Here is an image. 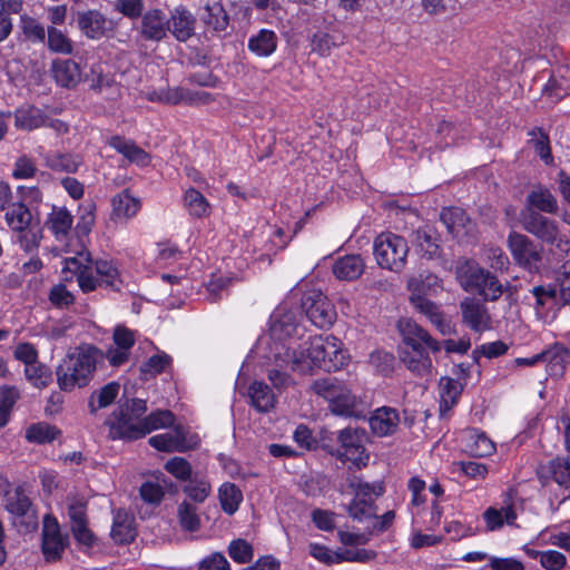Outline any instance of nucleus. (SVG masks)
<instances>
[{
    "label": "nucleus",
    "instance_id": "obj_52",
    "mask_svg": "<svg viewBox=\"0 0 570 570\" xmlns=\"http://www.w3.org/2000/svg\"><path fill=\"white\" fill-rule=\"evenodd\" d=\"M432 235L433 230L431 228L422 227L414 233L413 239L416 248L429 258L434 257L439 252V245Z\"/></svg>",
    "mask_w": 570,
    "mask_h": 570
},
{
    "label": "nucleus",
    "instance_id": "obj_40",
    "mask_svg": "<svg viewBox=\"0 0 570 570\" xmlns=\"http://www.w3.org/2000/svg\"><path fill=\"white\" fill-rule=\"evenodd\" d=\"M184 206L188 214L196 218L207 217L210 214V204L206 197L195 188L186 189L184 194Z\"/></svg>",
    "mask_w": 570,
    "mask_h": 570
},
{
    "label": "nucleus",
    "instance_id": "obj_59",
    "mask_svg": "<svg viewBox=\"0 0 570 570\" xmlns=\"http://www.w3.org/2000/svg\"><path fill=\"white\" fill-rule=\"evenodd\" d=\"M178 519L180 527L186 531H196L200 525V519L197 514L196 507L188 502H183L178 507Z\"/></svg>",
    "mask_w": 570,
    "mask_h": 570
},
{
    "label": "nucleus",
    "instance_id": "obj_8",
    "mask_svg": "<svg viewBox=\"0 0 570 570\" xmlns=\"http://www.w3.org/2000/svg\"><path fill=\"white\" fill-rule=\"evenodd\" d=\"M373 254L381 268L400 273L406 265L409 245L404 237L393 233H381L374 239Z\"/></svg>",
    "mask_w": 570,
    "mask_h": 570
},
{
    "label": "nucleus",
    "instance_id": "obj_51",
    "mask_svg": "<svg viewBox=\"0 0 570 570\" xmlns=\"http://www.w3.org/2000/svg\"><path fill=\"white\" fill-rule=\"evenodd\" d=\"M120 385L116 382H110L101 387L90 400L89 407L92 413L99 409L109 406L119 393Z\"/></svg>",
    "mask_w": 570,
    "mask_h": 570
},
{
    "label": "nucleus",
    "instance_id": "obj_18",
    "mask_svg": "<svg viewBox=\"0 0 570 570\" xmlns=\"http://www.w3.org/2000/svg\"><path fill=\"white\" fill-rule=\"evenodd\" d=\"M78 27L90 39H100L115 28L112 20L98 10H88L78 14Z\"/></svg>",
    "mask_w": 570,
    "mask_h": 570
},
{
    "label": "nucleus",
    "instance_id": "obj_13",
    "mask_svg": "<svg viewBox=\"0 0 570 570\" xmlns=\"http://www.w3.org/2000/svg\"><path fill=\"white\" fill-rule=\"evenodd\" d=\"M197 435L188 434L181 425L166 433L149 438L148 443L158 451L164 452H185L198 445Z\"/></svg>",
    "mask_w": 570,
    "mask_h": 570
},
{
    "label": "nucleus",
    "instance_id": "obj_60",
    "mask_svg": "<svg viewBox=\"0 0 570 570\" xmlns=\"http://www.w3.org/2000/svg\"><path fill=\"white\" fill-rule=\"evenodd\" d=\"M228 553L237 563L249 562L254 557L253 547L243 539L232 541L228 547Z\"/></svg>",
    "mask_w": 570,
    "mask_h": 570
},
{
    "label": "nucleus",
    "instance_id": "obj_33",
    "mask_svg": "<svg viewBox=\"0 0 570 570\" xmlns=\"http://www.w3.org/2000/svg\"><path fill=\"white\" fill-rule=\"evenodd\" d=\"M483 520L488 531H498L504 524L514 525L517 513L512 505L490 507L483 512Z\"/></svg>",
    "mask_w": 570,
    "mask_h": 570
},
{
    "label": "nucleus",
    "instance_id": "obj_39",
    "mask_svg": "<svg viewBox=\"0 0 570 570\" xmlns=\"http://www.w3.org/2000/svg\"><path fill=\"white\" fill-rule=\"evenodd\" d=\"M43 159L46 166L50 169L70 174L76 173L82 164V159L78 155L62 154L57 151L45 155Z\"/></svg>",
    "mask_w": 570,
    "mask_h": 570
},
{
    "label": "nucleus",
    "instance_id": "obj_6",
    "mask_svg": "<svg viewBox=\"0 0 570 570\" xmlns=\"http://www.w3.org/2000/svg\"><path fill=\"white\" fill-rule=\"evenodd\" d=\"M456 279L468 293H476L485 301L494 302L503 294V285L498 277L473 261H465L456 267Z\"/></svg>",
    "mask_w": 570,
    "mask_h": 570
},
{
    "label": "nucleus",
    "instance_id": "obj_9",
    "mask_svg": "<svg viewBox=\"0 0 570 570\" xmlns=\"http://www.w3.org/2000/svg\"><path fill=\"white\" fill-rule=\"evenodd\" d=\"M312 390L328 402L332 413L342 416L354 414L356 399L342 381L335 377L320 379L313 383Z\"/></svg>",
    "mask_w": 570,
    "mask_h": 570
},
{
    "label": "nucleus",
    "instance_id": "obj_55",
    "mask_svg": "<svg viewBox=\"0 0 570 570\" xmlns=\"http://www.w3.org/2000/svg\"><path fill=\"white\" fill-rule=\"evenodd\" d=\"M441 220L448 227L449 232L460 236V228L465 226L468 217L463 209L459 207L444 208L441 213Z\"/></svg>",
    "mask_w": 570,
    "mask_h": 570
},
{
    "label": "nucleus",
    "instance_id": "obj_25",
    "mask_svg": "<svg viewBox=\"0 0 570 570\" xmlns=\"http://www.w3.org/2000/svg\"><path fill=\"white\" fill-rule=\"evenodd\" d=\"M168 29V19L160 9H151L147 11L141 20V35L149 40H161Z\"/></svg>",
    "mask_w": 570,
    "mask_h": 570
},
{
    "label": "nucleus",
    "instance_id": "obj_36",
    "mask_svg": "<svg viewBox=\"0 0 570 570\" xmlns=\"http://www.w3.org/2000/svg\"><path fill=\"white\" fill-rule=\"evenodd\" d=\"M136 535L134 518L124 510H118L114 515L111 537L118 543L130 542Z\"/></svg>",
    "mask_w": 570,
    "mask_h": 570
},
{
    "label": "nucleus",
    "instance_id": "obj_20",
    "mask_svg": "<svg viewBox=\"0 0 570 570\" xmlns=\"http://www.w3.org/2000/svg\"><path fill=\"white\" fill-rule=\"evenodd\" d=\"M463 450L472 456H489L495 451L494 443L478 429H468L461 435Z\"/></svg>",
    "mask_w": 570,
    "mask_h": 570
},
{
    "label": "nucleus",
    "instance_id": "obj_15",
    "mask_svg": "<svg viewBox=\"0 0 570 570\" xmlns=\"http://www.w3.org/2000/svg\"><path fill=\"white\" fill-rule=\"evenodd\" d=\"M7 511L12 515L13 523L22 527L23 531L35 530L38 525V518L29 498L20 491L8 495L6 503Z\"/></svg>",
    "mask_w": 570,
    "mask_h": 570
},
{
    "label": "nucleus",
    "instance_id": "obj_2",
    "mask_svg": "<svg viewBox=\"0 0 570 570\" xmlns=\"http://www.w3.org/2000/svg\"><path fill=\"white\" fill-rule=\"evenodd\" d=\"M348 353L334 335H316L293 351L288 365L294 372L312 373L315 368L337 371L347 365Z\"/></svg>",
    "mask_w": 570,
    "mask_h": 570
},
{
    "label": "nucleus",
    "instance_id": "obj_54",
    "mask_svg": "<svg viewBox=\"0 0 570 570\" xmlns=\"http://www.w3.org/2000/svg\"><path fill=\"white\" fill-rule=\"evenodd\" d=\"M373 499L354 497L347 507L348 515L356 521H364L375 517Z\"/></svg>",
    "mask_w": 570,
    "mask_h": 570
},
{
    "label": "nucleus",
    "instance_id": "obj_41",
    "mask_svg": "<svg viewBox=\"0 0 570 570\" xmlns=\"http://www.w3.org/2000/svg\"><path fill=\"white\" fill-rule=\"evenodd\" d=\"M4 219L7 225L13 232H20L32 226V214L22 202L13 204L11 207H9L6 212Z\"/></svg>",
    "mask_w": 570,
    "mask_h": 570
},
{
    "label": "nucleus",
    "instance_id": "obj_19",
    "mask_svg": "<svg viewBox=\"0 0 570 570\" xmlns=\"http://www.w3.org/2000/svg\"><path fill=\"white\" fill-rule=\"evenodd\" d=\"M114 345L106 357L112 366H119L128 361L131 347L135 344V333L121 325L116 326L112 335Z\"/></svg>",
    "mask_w": 570,
    "mask_h": 570
},
{
    "label": "nucleus",
    "instance_id": "obj_27",
    "mask_svg": "<svg viewBox=\"0 0 570 570\" xmlns=\"http://www.w3.org/2000/svg\"><path fill=\"white\" fill-rule=\"evenodd\" d=\"M56 82L65 88H73L81 80L79 65L70 59H57L51 68Z\"/></svg>",
    "mask_w": 570,
    "mask_h": 570
},
{
    "label": "nucleus",
    "instance_id": "obj_5",
    "mask_svg": "<svg viewBox=\"0 0 570 570\" xmlns=\"http://www.w3.org/2000/svg\"><path fill=\"white\" fill-rule=\"evenodd\" d=\"M522 227L529 234L550 245V250L559 258L570 253L568 233L559 223L535 210H527L521 217Z\"/></svg>",
    "mask_w": 570,
    "mask_h": 570
},
{
    "label": "nucleus",
    "instance_id": "obj_10",
    "mask_svg": "<svg viewBox=\"0 0 570 570\" xmlns=\"http://www.w3.org/2000/svg\"><path fill=\"white\" fill-rule=\"evenodd\" d=\"M507 246L514 263L530 272L539 273L543 262V248L528 236L512 232L507 239Z\"/></svg>",
    "mask_w": 570,
    "mask_h": 570
},
{
    "label": "nucleus",
    "instance_id": "obj_62",
    "mask_svg": "<svg viewBox=\"0 0 570 570\" xmlns=\"http://www.w3.org/2000/svg\"><path fill=\"white\" fill-rule=\"evenodd\" d=\"M165 470L180 481H186L191 475L189 462L179 456H175L165 463Z\"/></svg>",
    "mask_w": 570,
    "mask_h": 570
},
{
    "label": "nucleus",
    "instance_id": "obj_21",
    "mask_svg": "<svg viewBox=\"0 0 570 570\" xmlns=\"http://www.w3.org/2000/svg\"><path fill=\"white\" fill-rule=\"evenodd\" d=\"M413 306L422 314L426 315L431 323L436 326L442 335H451L454 333V327L448 321L439 306L420 294H412L410 298Z\"/></svg>",
    "mask_w": 570,
    "mask_h": 570
},
{
    "label": "nucleus",
    "instance_id": "obj_56",
    "mask_svg": "<svg viewBox=\"0 0 570 570\" xmlns=\"http://www.w3.org/2000/svg\"><path fill=\"white\" fill-rule=\"evenodd\" d=\"M20 29L26 39L32 42H43L46 39V30L43 26L35 18L27 14L20 17Z\"/></svg>",
    "mask_w": 570,
    "mask_h": 570
},
{
    "label": "nucleus",
    "instance_id": "obj_48",
    "mask_svg": "<svg viewBox=\"0 0 570 570\" xmlns=\"http://www.w3.org/2000/svg\"><path fill=\"white\" fill-rule=\"evenodd\" d=\"M174 424V415L170 411L161 410L150 413L148 416H141V429L144 436L155 430L169 428Z\"/></svg>",
    "mask_w": 570,
    "mask_h": 570
},
{
    "label": "nucleus",
    "instance_id": "obj_3",
    "mask_svg": "<svg viewBox=\"0 0 570 570\" xmlns=\"http://www.w3.org/2000/svg\"><path fill=\"white\" fill-rule=\"evenodd\" d=\"M69 273L77 277L78 285L83 293L92 292L101 286L120 291L122 285L120 273L111 262L97 261L92 264L85 253L65 259L62 274L66 281L69 279Z\"/></svg>",
    "mask_w": 570,
    "mask_h": 570
},
{
    "label": "nucleus",
    "instance_id": "obj_45",
    "mask_svg": "<svg viewBox=\"0 0 570 570\" xmlns=\"http://www.w3.org/2000/svg\"><path fill=\"white\" fill-rule=\"evenodd\" d=\"M19 399L20 391L16 386H0V428L9 422L12 410Z\"/></svg>",
    "mask_w": 570,
    "mask_h": 570
},
{
    "label": "nucleus",
    "instance_id": "obj_42",
    "mask_svg": "<svg viewBox=\"0 0 570 570\" xmlns=\"http://www.w3.org/2000/svg\"><path fill=\"white\" fill-rule=\"evenodd\" d=\"M541 356L554 375L561 374L564 367L570 364V351L560 344L553 345L543 352Z\"/></svg>",
    "mask_w": 570,
    "mask_h": 570
},
{
    "label": "nucleus",
    "instance_id": "obj_30",
    "mask_svg": "<svg viewBox=\"0 0 570 570\" xmlns=\"http://www.w3.org/2000/svg\"><path fill=\"white\" fill-rule=\"evenodd\" d=\"M277 45V35L273 30L264 28L249 37L247 48L253 55L267 58L276 51Z\"/></svg>",
    "mask_w": 570,
    "mask_h": 570
},
{
    "label": "nucleus",
    "instance_id": "obj_63",
    "mask_svg": "<svg viewBox=\"0 0 570 570\" xmlns=\"http://www.w3.org/2000/svg\"><path fill=\"white\" fill-rule=\"evenodd\" d=\"M482 255L493 269L505 271L510 265L509 257L500 247H485Z\"/></svg>",
    "mask_w": 570,
    "mask_h": 570
},
{
    "label": "nucleus",
    "instance_id": "obj_28",
    "mask_svg": "<svg viewBox=\"0 0 570 570\" xmlns=\"http://www.w3.org/2000/svg\"><path fill=\"white\" fill-rule=\"evenodd\" d=\"M195 18L189 10L176 8L168 20V29L179 41H186L194 33Z\"/></svg>",
    "mask_w": 570,
    "mask_h": 570
},
{
    "label": "nucleus",
    "instance_id": "obj_1",
    "mask_svg": "<svg viewBox=\"0 0 570 570\" xmlns=\"http://www.w3.org/2000/svg\"><path fill=\"white\" fill-rule=\"evenodd\" d=\"M301 313L297 307L282 304L275 308L269 318V332L258 341V347L266 346L264 355L276 364L288 365L293 351H299V341L305 335V327L299 323Z\"/></svg>",
    "mask_w": 570,
    "mask_h": 570
},
{
    "label": "nucleus",
    "instance_id": "obj_57",
    "mask_svg": "<svg viewBox=\"0 0 570 570\" xmlns=\"http://www.w3.org/2000/svg\"><path fill=\"white\" fill-rule=\"evenodd\" d=\"M48 48L62 55H70L73 50L71 40L55 27L48 28Z\"/></svg>",
    "mask_w": 570,
    "mask_h": 570
},
{
    "label": "nucleus",
    "instance_id": "obj_31",
    "mask_svg": "<svg viewBox=\"0 0 570 570\" xmlns=\"http://www.w3.org/2000/svg\"><path fill=\"white\" fill-rule=\"evenodd\" d=\"M365 264L360 255H346L338 258L333 267V274L341 281L357 279L364 272Z\"/></svg>",
    "mask_w": 570,
    "mask_h": 570
},
{
    "label": "nucleus",
    "instance_id": "obj_16",
    "mask_svg": "<svg viewBox=\"0 0 570 570\" xmlns=\"http://www.w3.org/2000/svg\"><path fill=\"white\" fill-rule=\"evenodd\" d=\"M67 547V537L60 531L58 521L51 515L43 518L42 553L47 561H57Z\"/></svg>",
    "mask_w": 570,
    "mask_h": 570
},
{
    "label": "nucleus",
    "instance_id": "obj_23",
    "mask_svg": "<svg viewBox=\"0 0 570 570\" xmlns=\"http://www.w3.org/2000/svg\"><path fill=\"white\" fill-rule=\"evenodd\" d=\"M370 428L377 436L393 434L400 424V414L392 407H380L373 412L370 420Z\"/></svg>",
    "mask_w": 570,
    "mask_h": 570
},
{
    "label": "nucleus",
    "instance_id": "obj_50",
    "mask_svg": "<svg viewBox=\"0 0 570 570\" xmlns=\"http://www.w3.org/2000/svg\"><path fill=\"white\" fill-rule=\"evenodd\" d=\"M24 376L37 389H43L52 381L50 368L38 361L24 367Z\"/></svg>",
    "mask_w": 570,
    "mask_h": 570
},
{
    "label": "nucleus",
    "instance_id": "obj_26",
    "mask_svg": "<svg viewBox=\"0 0 570 570\" xmlns=\"http://www.w3.org/2000/svg\"><path fill=\"white\" fill-rule=\"evenodd\" d=\"M429 348L415 350H400V358L407 370L420 375L425 376L431 374L433 363L429 354Z\"/></svg>",
    "mask_w": 570,
    "mask_h": 570
},
{
    "label": "nucleus",
    "instance_id": "obj_44",
    "mask_svg": "<svg viewBox=\"0 0 570 570\" xmlns=\"http://www.w3.org/2000/svg\"><path fill=\"white\" fill-rule=\"evenodd\" d=\"M219 502L225 513L232 515L243 501L242 491L233 483H224L218 490Z\"/></svg>",
    "mask_w": 570,
    "mask_h": 570
},
{
    "label": "nucleus",
    "instance_id": "obj_11",
    "mask_svg": "<svg viewBox=\"0 0 570 570\" xmlns=\"http://www.w3.org/2000/svg\"><path fill=\"white\" fill-rule=\"evenodd\" d=\"M303 307L309 321L320 328H326L334 324L336 311L327 298L321 292H311L303 299Z\"/></svg>",
    "mask_w": 570,
    "mask_h": 570
},
{
    "label": "nucleus",
    "instance_id": "obj_61",
    "mask_svg": "<svg viewBox=\"0 0 570 570\" xmlns=\"http://www.w3.org/2000/svg\"><path fill=\"white\" fill-rule=\"evenodd\" d=\"M184 492L189 499L202 503L212 492V487L206 480H191L185 488Z\"/></svg>",
    "mask_w": 570,
    "mask_h": 570
},
{
    "label": "nucleus",
    "instance_id": "obj_12",
    "mask_svg": "<svg viewBox=\"0 0 570 570\" xmlns=\"http://www.w3.org/2000/svg\"><path fill=\"white\" fill-rule=\"evenodd\" d=\"M366 434L356 429H344L338 433V442L342 448L341 458L361 468L366 465L370 456L365 451Z\"/></svg>",
    "mask_w": 570,
    "mask_h": 570
},
{
    "label": "nucleus",
    "instance_id": "obj_4",
    "mask_svg": "<svg viewBox=\"0 0 570 570\" xmlns=\"http://www.w3.org/2000/svg\"><path fill=\"white\" fill-rule=\"evenodd\" d=\"M102 360L104 353L94 345L76 347L61 360L56 370L58 386L65 392L87 386Z\"/></svg>",
    "mask_w": 570,
    "mask_h": 570
},
{
    "label": "nucleus",
    "instance_id": "obj_58",
    "mask_svg": "<svg viewBox=\"0 0 570 570\" xmlns=\"http://www.w3.org/2000/svg\"><path fill=\"white\" fill-rule=\"evenodd\" d=\"M376 558V552L368 549H357V550H335V560L336 564L343 562H361L365 563L372 561Z\"/></svg>",
    "mask_w": 570,
    "mask_h": 570
},
{
    "label": "nucleus",
    "instance_id": "obj_43",
    "mask_svg": "<svg viewBox=\"0 0 570 570\" xmlns=\"http://www.w3.org/2000/svg\"><path fill=\"white\" fill-rule=\"evenodd\" d=\"M16 127L33 130L46 125V116L36 107L20 108L14 114Z\"/></svg>",
    "mask_w": 570,
    "mask_h": 570
},
{
    "label": "nucleus",
    "instance_id": "obj_64",
    "mask_svg": "<svg viewBox=\"0 0 570 570\" xmlns=\"http://www.w3.org/2000/svg\"><path fill=\"white\" fill-rule=\"evenodd\" d=\"M559 297L564 304H570V262L562 265L557 277Z\"/></svg>",
    "mask_w": 570,
    "mask_h": 570
},
{
    "label": "nucleus",
    "instance_id": "obj_47",
    "mask_svg": "<svg viewBox=\"0 0 570 570\" xmlns=\"http://www.w3.org/2000/svg\"><path fill=\"white\" fill-rule=\"evenodd\" d=\"M17 233L19 247L27 254H36L42 239L41 228L31 226Z\"/></svg>",
    "mask_w": 570,
    "mask_h": 570
},
{
    "label": "nucleus",
    "instance_id": "obj_49",
    "mask_svg": "<svg viewBox=\"0 0 570 570\" xmlns=\"http://www.w3.org/2000/svg\"><path fill=\"white\" fill-rule=\"evenodd\" d=\"M166 479L163 473H159L156 481H146L140 487L141 499L150 504H159L165 495L164 485Z\"/></svg>",
    "mask_w": 570,
    "mask_h": 570
},
{
    "label": "nucleus",
    "instance_id": "obj_29",
    "mask_svg": "<svg viewBox=\"0 0 570 570\" xmlns=\"http://www.w3.org/2000/svg\"><path fill=\"white\" fill-rule=\"evenodd\" d=\"M543 484L552 479L558 485L570 489V459H554L538 471Z\"/></svg>",
    "mask_w": 570,
    "mask_h": 570
},
{
    "label": "nucleus",
    "instance_id": "obj_17",
    "mask_svg": "<svg viewBox=\"0 0 570 570\" xmlns=\"http://www.w3.org/2000/svg\"><path fill=\"white\" fill-rule=\"evenodd\" d=\"M463 323L472 331L482 333L491 328V316L487 306L473 297L460 303Z\"/></svg>",
    "mask_w": 570,
    "mask_h": 570
},
{
    "label": "nucleus",
    "instance_id": "obj_34",
    "mask_svg": "<svg viewBox=\"0 0 570 570\" xmlns=\"http://www.w3.org/2000/svg\"><path fill=\"white\" fill-rule=\"evenodd\" d=\"M530 294L534 298V309L540 316H547L550 311L554 309L560 299L556 288L551 285L534 286L530 291Z\"/></svg>",
    "mask_w": 570,
    "mask_h": 570
},
{
    "label": "nucleus",
    "instance_id": "obj_32",
    "mask_svg": "<svg viewBox=\"0 0 570 570\" xmlns=\"http://www.w3.org/2000/svg\"><path fill=\"white\" fill-rule=\"evenodd\" d=\"M463 386L454 379L444 376L439 382V395H440V413L441 416H445L449 411L456 404Z\"/></svg>",
    "mask_w": 570,
    "mask_h": 570
},
{
    "label": "nucleus",
    "instance_id": "obj_14",
    "mask_svg": "<svg viewBox=\"0 0 570 570\" xmlns=\"http://www.w3.org/2000/svg\"><path fill=\"white\" fill-rule=\"evenodd\" d=\"M402 336L401 350H415L428 347L431 352L441 351V343L434 340L428 331L410 318H402L397 323Z\"/></svg>",
    "mask_w": 570,
    "mask_h": 570
},
{
    "label": "nucleus",
    "instance_id": "obj_37",
    "mask_svg": "<svg viewBox=\"0 0 570 570\" xmlns=\"http://www.w3.org/2000/svg\"><path fill=\"white\" fill-rule=\"evenodd\" d=\"M248 396L250 404L258 412H268L274 407L276 402L274 393L264 382H253L248 389Z\"/></svg>",
    "mask_w": 570,
    "mask_h": 570
},
{
    "label": "nucleus",
    "instance_id": "obj_35",
    "mask_svg": "<svg viewBox=\"0 0 570 570\" xmlns=\"http://www.w3.org/2000/svg\"><path fill=\"white\" fill-rule=\"evenodd\" d=\"M73 218L68 209L53 207L48 216L47 225L58 240H65L71 229Z\"/></svg>",
    "mask_w": 570,
    "mask_h": 570
},
{
    "label": "nucleus",
    "instance_id": "obj_46",
    "mask_svg": "<svg viewBox=\"0 0 570 570\" xmlns=\"http://www.w3.org/2000/svg\"><path fill=\"white\" fill-rule=\"evenodd\" d=\"M202 18L208 27L216 31H223L228 26V16L223 6L217 1L205 6Z\"/></svg>",
    "mask_w": 570,
    "mask_h": 570
},
{
    "label": "nucleus",
    "instance_id": "obj_22",
    "mask_svg": "<svg viewBox=\"0 0 570 570\" xmlns=\"http://www.w3.org/2000/svg\"><path fill=\"white\" fill-rule=\"evenodd\" d=\"M108 145L131 164L141 167L150 164V155L130 139L116 135L108 139Z\"/></svg>",
    "mask_w": 570,
    "mask_h": 570
},
{
    "label": "nucleus",
    "instance_id": "obj_24",
    "mask_svg": "<svg viewBox=\"0 0 570 570\" xmlns=\"http://www.w3.org/2000/svg\"><path fill=\"white\" fill-rule=\"evenodd\" d=\"M111 207V219L114 222H127L138 214L141 203L128 190H124L112 197Z\"/></svg>",
    "mask_w": 570,
    "mask_h": 570
},
{
    "label": "nucleus",
    "instance_id": "obj_7",
    "mask_svg": "<svg viewBox=\"0 0 570 570\" xmlns=\"http://www.w3.org/2000/svg\"><path fill=\"white\" fill-rule=\"evenodd\" d=\"M147 405L142 400H132L131 404L119 406L112 412L106 424L109 428V436L114 440H137L144 438L141 416L146 413Z\"/></svg>",
    "mask_w": 570,
    "mask_h": 570
},
{
    "label": "nucleus",
    "instance_id": "obj_53",
    "mask_svg": "<svg viewBox=\"0 0 570 570\" xmlns=\"http://www.w3.org/2000/svg\"><path fill=\"white\" fill-rule=\"evenodd\" d=\"M58 434L57 428L48 423L32 424L26 430V439L39 444L53 441Z\"/></svg>",
    "mask_w": 570,
    "mask_h": 570
},
{
    "label": "nucleus",
    "instance_id": "obj_38",
    "mask_svg": "<svg viewBox=\"0 0 570 570\" xmlns=\"http://www.w3.org/2000/svg\"><path fill=\"white\" fill-rule=\"evenodd\" d=\"M528 209L533 208L548 213L554 214L558 210V202L548 188L541 186L533 188L527 197Z\"/></svg>",
    "mask_w": 570,
    "mask_h": 570
}]
</instances>
